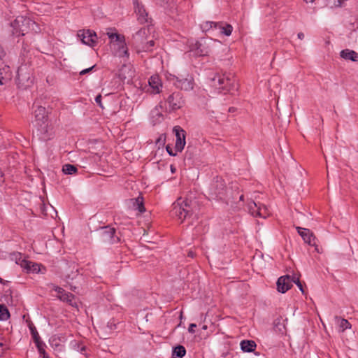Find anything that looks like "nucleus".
Segmentation results:
<instances>
[{
  "label": "nucleus",
  "mask_w": 358,
  "mask_h": 358,
  "mask_svg": "<svg viewBox=\"0 0 358 358\" xmlns=\"http://www.w3.org/2000/svg\"><path fill=\"white\" fill-rule=\"evenodd\" d=\"M34 120L32 124L36 135L40 139L47 141L50 138V127L48 122L47 111L45 107L38 106L34 112Z\"/></svg>",
  "instance_id": "nucleus-1"
},
{
  "label": "nucleus",
  "mask_w": 358,
  "mask_h": 358,
  "mask_svg": "<svg viewBox=\"0 0 358 358\" xmlns=\"http://www.w3.org/2000/svg\"><path fill=\"white\" fill-rule=\"evenodd\" d=\"M196 202L189 199L178 198L172 205L171 213L181 222L192 217L196 212Z\"/></svg>",
  "instance_id": "nucleus-2"
},
{
  "label": "nucleus",
  "mask_w": 358,
  "mask_h": 358,
  "mask_svg": "<svg viewBox=\"0 0 358 358\" xmlns=\"http://www.w3.org/2000/svg\"><path fill=\"white\" fill-rule=\"evenodd\" d=\"M213 85L224 93L230 92L236 89L234 77L230 73L217 74L212 78Z\"/></svg>",
  "instance_id": "nucleus-3"
},
{
  "label": "nucleus",
  "mask_w": 358,
  "mask_h": 358,
  "mask_svg": "<svg viewBox=\"0 0 358 358\" xmlns=\"http://www.w3.org/2000/svg\"><path fill=\"white\" fill-rule=\"evenodd\" d=\"M217 43H220V41H214L212 38H201L191 45L190 50L194 52L196 56H207L212 52L213 45Z\"/></svg>",
  "instance_id": "nucleus-4"
},
{
  "label": "nucleus",
  "mask_w": 358,
  "mask_h": 358,
  "mask_svg": "<svg viewBox=\"0 0 358 358\" xmlns=\"http://www.w3.org/2000/svg\"><path fill=\"white\" fill-rule=\"evenodd\" d=\"M33 24V20L30 18L19 16L10 24L12 34L17 36H24L29 31V27Z\"/></svg>",
  "instance_id": "nucleus-5"
},
{
  "label": "nucleus",
  "mask_w": 358,
  "mask_h": 358,
  "mask_svg": "<svg viewBox=\"0 0 358 358\" xmlns=\"http://www.w3.org/2000/svg\"><path fill=\"white\" fill-rule=\"evenodd\" d=\"M165 103L167 104L166 111L172 113L182 108L185 104V101L182 93L175 92L165 99Z\"/></svg>",
  "instance_id": "nucleus-6"
},
{
  "label": "nucleus",
  "mask_w": 358,
  "mask_h": 358,
  "mask_svg": "<svg viewBox=\"0 0 358 358\" xmlns=\"http://www.w3.org/2000/svg\"><path fill=\"white\" fill-rule=\"evenodd\" d=\"M34 81L31 72L28 69L26 65H22L18 68L17 74V83L19 87L26 89L30 87Z\"/></svg>",
  "instance_id": "nucleus-7"
},
{
  "label": "nucleus",
  "mask_w": 358,
  "mask_h": 358,
  "mask_svg": "<svg viewBox=\"0 0 358 358\" xmlns=\"http://www.w3.org/2000/svg\"><path fill=\"white\" fill-rule=\"evenodd\" d=\"M247 207L249 213L254 217L266 218L271 215L268 208L260 202L250 201L248 203Z\"/></svg>",
  "instance_id": "nucleus-8"
},
{
  "label": "nucleus",
  "mask_w": 358,
  "mask_h": 358,
  "mask_svg": "<svg viewBox=\"0 0 358 358\" xmlns=\"http://www.w3.org/2000/svg\"><path fill=\"white\" fill-rule=\"evenodd\" d=\"M152 30V27L150 25L143 27L133 36L134 44L137 51H138L148 39L150 38Z\"/></svg>",
  "instance_id": "nucleus-9"
},
{
  "label": "nucleus",
  "mask_w": 358,
  "mask_h": 358,
  "mask_svg": "<svg viewBox=\"0 0 358 358\" xmlns=\"http://www.w3.org/2000/svg\"><path fill=\"white\" fill-rule=\"evenodd\" d=\"M173 81L174 85L182 90L189 91L194 87V79L189 74H187L186 76L181 75L178 76H174Z\"/></svg>",
  "instance_id": "nucleus-10"
},
{
  "label": "nucleus",
  "mask_w": 358,
  "mask_h": 358,
  "mask_svg": "<svg viewBox=\"0 0 358 358\" xmlns=\"http://www.w3.org/2000/svg\"><path fill=\"white\" fill-rule=\"evenodd\" d=\"M227 190L224 180L222 178L216 177L211 186L212 194L220 199H224Z\"/></svg>",
  "instance_id": "nucleus-11"
},
{
  "label": "nucleus",
  "mask_w": 358,
  "mask_h": 358,
  "mask_svg": "<svg viewBox=\"0 0 358 358\" xmlns=\"http://www.w3.org/2000/svg\"><path fill=\"white\" fill-rule=\"evenodd\" d=\"M296 229L297 230L299 235L301 236L303 240L306 243H308L309 245L314 246L315 248V250L319 252V250L317 245V239L314 236L313 233L308 229L303 228L301 227H296Z\"/></svg>",
  "instance_id": "nucleus-12"
},
{
  "label": "nucleus",
  "mask_w": 358,
  "mask_h": 358,
  "mask_svg": "<svg viewBox=\"0 0 358 358\" xmlns=\"http://www.w3.org/2000/svg\"><path fill=\"white\" fill-rule=\"evenodd\" d=\"M100 234L102 241L105 243L113 244L120 241V238L115 234V229L109 226L102 228Z\"/></svg>",
  "instance_id": "nucleus-13"
},
{
  "label": "nucleus",
  "mask_w": 358,
  "mask_h": 358,
  "mask_svg": "<svg viewBox=\"0 0 358 358\" xmlns=\"http://www.w3.org/2000/svg\"><path fill=\"white\" fill-rule=\"evenodd\" d=\"M173 131L175 133L176 138L175 150L176 152H181L184 149V147L186 143V132L180 126L174 127L173 129Z\"/></svg>",
  "instance_id": "nucleus-14"
},
{
  "label": "nucleus",
  "mask_w": 358,
  "mask_h": 358,
  "mask_svg": "<svg viewBox=\"0 0 358 358\" xmlns=\"http://www.w3.org/2000/svg\"><path fill=\"white\" fill-rule=\"evenodd\" d=\"M13 255L15 257L16 264H20L27 272L38 273L40 271V265L38 264L21 259L20 253H14Z\"/></svg>",
  "instance_id": "nucleus-15"
},
{
  "label": "nucleus",
  "mask_w": 358,
  "mask_h": 358,
  "mask_svg": "<svg viewBox=\"0 0 358 358\" xmlns=\"http://www.w3.org/2000/svg\"><path fill=\"white\" fill-rule=\"evenodd\" d=\"M78 36L80 38L82 42L89 46L93 47L96 43L97 36L94 31L90 29L80 30Z\"/></svg>",
  "instance_id": "nucleus-16"
},
{
  "label": "nucleus",
  "mask_w": 358,
  "mask_h": 358,
  "mask_svg": "<svg viewBox=\"0 0 358 358\" xmlns=\"http://www.w3.org/2000/svg\"><path fill=\"white\" fill-rule=\"evenodd\" d=\"M133 5L134 7L135 13L138 17V21L141 23H145L149 22L148 14L144 7V6L138 1V0H133Z\"/></svg>",
  "instance_id": "nucleus-17"
},
{
  "label": "nucleus",
  "mask_w": 358,
  "mask_h": 358,
  "mask_svg": "<svg viewBox=\"0 0 358 358\" xmlns=\"http://www.w3.org/2000/svg\"><path fill=\"white\" fill-rule=\"evenodd\" d=\"M149 87L147 92L152 94H159L162 89V83L160 78L157 76H152L148 80Z\"/></svg>",
  "instance_id": "nucleus-18"
},
{
  "label": "nucleus",
  "mask_w": 358,
  "mask_h": 358,
  "mask_svg": "<svg viewBox=\"0 0 358 358\" xmlns=\"http://www.w3.org/2000/svg\"><path fill=\"white\" fill-rule=\"evenodd\" d=\"M292 287V284L291 283V278L289 275L281 276L278 279L277 289L278 292L285 293Z\"/></svg>",
  "instance_id": "nucleus-19"
},
{
  "label": "nucleus",
  "mask_w": 358,
  "mask_h": 358,
  "mask_svg": "<svg viewBox=\"0 0 358 358\" xmlns=\"http://www.w3.org/2000/svg\"><path fill=\"white\" fill-rule=\"evenodd\" d=\"M109 38L113 41V44L116 43V45H120L122 48H123V53L127 54V47L125 43L124 36L118 34L113 33H107Z\"/></svg>",
  "instance_id": "nucleus-20"
},
{
  "label": "nucleus",
  "mask_w": 358,
  "mask_h": 358,
  "mask_svg": "<svg viewBox=\"0 0 358 358\" xmlns=\"http://www.w3.org/2000/svg\"><path fill=\"white\" fill-rule=\"evenodd\" d=\"M31 330L33 339H34V343L38 348L39 353L43 356V358H49L48 356L46 355L45 350L44 349V347L45 346V345L41 340V338H40L38 332L36 330H34L32 329Z\"/></svg>",
  "instance_id": "nucleus-21"
},
{
  "label": "nucleus",
  "mask_w": 358,
  "mask_h": 358,
  "mask_svg": "<svg viewBox=\"0 0 358 358\" xmlns=\"http://www.w3.org/2000/svg\"><path fill=\"white\" fill-rule=\"evenodd\" d=\"M287 319H283L281 316L277 317L273 322L274 329L279 334H284L286 333V325L285 322Z\"/></svg>",
  "instance_id": "nucleus-22"
},
{
  "label": "nucleus",
  "mask_w": 358,
  "mask_h": 358,
  "mask_svg": "<svg viewBox=\"0 0 358 358\" xmlns=\"http://www.w3.org/2000/svg\"><path fill=\"white\" fill-rule=\"evenodd\" d=\"M6 56V52L2 48H0V85L3 83L1 80L3 78V75L6 74L9 69V66L6 65L3 62V58Z\"/></svg>",
  "instance_id": "nucleus-23"
},
{
  "label": "nucleus",
  "mask_w": 358,
  "mask_h": 358,
  "mask_svg": "<svg viewBox=\"0 0 358 358\" xmlns=\"http://www.w3.org/2000/svg\"><path fill=\"white\" fill-rule=\"evenodd\" d=\"M340 56L344 59L358 62V53L354 50L345 49L340 52Z\"/></svg>",
  "instance_id": "nucleus-24"
},
{
  "label": "nucleus",
  "mask_w": 358,
  "mask_h": 358,
  "mask_svg": "<svg viewBox=\"0 0 358 358\" xmlns=\"http://www.w3.org/2000/svg\"><path fill=\"white\" fill-rule=\"evenodd\" d=\"M257 347L254 341L243 340L241 342V348L243 352H253Z\"/></svg>",
  "instance_id": "nucleus-25"
},
{
  "label": "nucleus",
  "mask_w": 358,
  "mask_h": 358,
  "mask_svg": "<svg viewBox=\"0 0 358 358\" xmlns=\"http://www.w3.org/2000/svg\"><path fill=\"white\" fill-rule=\"evenodd\" d=\"M218 26H217V29L220 30V32L222 34H224L225 36H230L233 31V27L231 24H227L225 26L223 25L222 22H217Z\"/></svg>",
  "instance_id": "nucleus-26"
},
{
  "label": "nucleus",
  "mask_w": 358,
  "mask_h": 358,
  "mask_svg": "<svg viewBox=\"0 0 358 358\" xmlns=\"http://www.w3.org/2000/svg\"><path fill=\"white\" fill-rule=\"evenodd\" d=\"M155 40L153 36H150V38L143 45L138 52H148L151 51L155 45Z\"/></svg>",
  "instance_id": "nucleus-27"
},
{
  "label": "nucleus",
  "mask_w": 358,
  "mask_h": 358,
  "mask_svg": "<svg viewBox=\"0 0 358 358\" xmlns=\"http://www.w3.org/2000/svg\"><path fill=\"white\" fill-rule=\"evenodd\" d=\"M335 320H336V322L339 326L340 330L341 331H344L345 329H350L351 327V324L345 319H341L339 317L336 316Z\"/></svg>",
  "instance_id": "nucleus-28"
},
{
  "label": "nucleus",
  "mask_w": 358,
  "mask_h": 358,
  "mask_svg": "<svg viewBox=\"0 0 358 358\" xmlns=\"http://www.w3.org/2000/svg\"><path fill=\"white\" fill-rule=\"evenodd\" d=\"M59 299L71 306H74V295L70 292H65L63 294L59 296Z\"/></svg>",
  "instance_id": "nucleus-29"
},
{
  "label": "nucleus",
  "mask_w": 358,
  "mask_h": 358,
  "mask_svg": "<svg viewBox=\"0 0 358 358\" xmlns=\"http://www.w3.org/2000/svg\"><path fill=\"white\" fill-rule=\"evenodd\" d=\"M218 23L211 21H206L203 22L201 24V27L203 31H208L210 29H217V26H218Z\"/></svg>",
  "instance_id": "nucleus-30"
},
{
  "label": "nucleus",
  "mask_w": 358,
  "mask_h": 358,
  "mask_svg": "<svg viewBox=\"0 0 358 358\" xmlns=\"http://www.w3.org/2000/svg\"><path fill=\"white\" fill-rule=\"evenodd\" d=\"M186 350L182 345H178L174 348L173 350V357H177L178 358H182L185 355Z\"/></svg>",
  "instance_id": "nucleus-31"
},
{
  "label": "nucleus",
  "mask_w": 358,
  "mask_h": 358,
  "mask_svg": "<svg viewBox=\"0 0 358 358\" xmlns=\"http://www.w3.org/2000/svg\"><path fill=\"white\" fill-rule=\"evenodd\" d=\"M77 171H78L77 167L76 166L70 164H64L62 167V171L65 174L71 175V174L76 173L77 172Z\"/></svg>",
  "instance_id": "nucleus-32"
},
{
  "label": "nucleus",
  "mask_w": 358,
  "mask_h": 358,
  "mask_svg": "<svg viewBox=\"0 0 358 358\" xmlns=\"http://www.w3.org/2000/svg\"><path fill=\"white\" fill-rule=\"evenodd\" d=\"M10 317L8 308L3 304H0V320H6Z\"/></svg>",
  "instance_id": "nucleus-33"
},
{
  "label": "nucleus",
  "mask_w": 358,
  "mask_h": 358,
  "mask_svg": "<svg viewBox=\"0 0 358 358\" xmlns=\"http://www.w3.org/2000/svg\"><path fill=\"white\" fill-rule=\"evenodd\" d=\"M134 205L136 207V209L140 212L143 213L145 212V209L144 208L143 203V198L138 196L135 199V202L134 203Z\"/></svg>",
  "instance_id": "nucleus-34"
},
{
  "label": "nucleus",
  "mask_w": 358,
  "mask_h": 358,
  "mask_svg": "<svg viewBox=\"0 0 358 358\" xmlns=\"http://www.w3.org/2000/svg\"><path fill=\"white\" fill-rule=\"evenodd\" d=\"M113 46L117 48L116 55L120 57H129V52H127V54L123 53V48H121L120 45H116V43H113Z\"/></svg>",
  "instance_id": "nucleus-35"
},
{
  "label": "nucleus",
  "mask_w": 358,
  "mask_h": 358,
  "mask_svg": "<svg viewBox=\"0 0 358 358\" xmlns=\"http://www.w3.org/2000/svg\"><path fill=\"white\" fill-rule=\"evenodd\" d=\"M345 0H327V4L330 6L331 8L333 7H341L342 6V3Z\"/></svg>",
  "instance_id": "nucleus-36"
},
{
  "label": "nucleus",
  "mask_w": 358,
  "mask_h": 358,
  "mask_svg": "<svg viewBox=\"0 0 358 358\" xmlns=\"http://www.w3.org/2000/svg\"><path fill=\"white\" fill-rule=\"evenodd\" d=\"M33 24H34L33 25H30L29 27V31H32L34 33H38V32L41 31V29H40L39 26L34 20H33Z\"/></svg>",
  "instance_id": "nucleus-37"
},
{
  "label": "nucleus",
  "mask_w": 358,
  "mask_h": 358,
  "mask_svg": "<svg viewBox=\"0 0 358 358\" xmlns=\"http://www.w3.org/2000/svg\"><path fill=\"white\" fill-rule=\"evenodd\" d=\"M54 289L57 293L58 298L66 292L63 288L58 286L55 287Z\"/></svg>",
  "instance_id": "nucleus-38"
},
{
  "label": "nucleus",
  "mask_w": 358,
  "mask_h": 358,
  "mask_svg": "<svg viewBox=\"0 0 358 358\" xmlns=\"http://www.w3.org/2000/svg\"><path fill=\"white\" fill-rule=\"evenodd\" d=\"M166 149L169 155L176 156L177 155L176 152H173V148L169 145H166Z\"/></svg>",
  "instance_id": "nucleus-39"
},
{
  "label": "nucleus",
  "mask_w": 358,
  "mask_h": 358,
  "mask_svg": "<svg viewBox=\"0 0 358 358\" xmlns=\"http://www.w3.org/2000/svg\"><path fill=\"white\" fill-rule=\"evenodd\" d=\"M101 94H99L96 96L95 98V101L96 103L101 107V108H103V106H102V103H101Z\"/></svg>",
  "instance_id": "nucleus-40"
},
{
  "label": "nucleus",
  "mask_w": 358,
  "mask_h": 358,
  "mask_svg": "<svg viewBox=\"0 0 358 358\" xmlns=\"http://www.w3.org/2000/svg\"><path fill=\"white\" fill-rule=\"evenodd\" d=\"M295 284L297 285V287L301 291V292L303 293L304 290H303V285H302L301 281L299 280V278H296V279Z\"/></svg>",
  "instance_id": "nucleus-41"
},
{
  "label": "nucleus",
  "mask_w": 358,
  "mask_h": 358,
  "mask_svg": "<svg viewBox=\"0 0 358 358\" xmlns=\"http://www.w3.org/2000/svg\"><path fill=\"white\" fill-rule=\"evenodd\" d=\"M94 67V66H92V67L87 68V69H84V70H83V71H81L80 72V75H84V74H85V73H89L90 71H91L92 70V69H93Z\"/></svg>",
  "instance_id": "nucleus-42"
},
{
  "label": "nucleus",
  "mask_w": 358,
  "mask_h": 358,
  "mask_svg": "<svg viewBox=\"0 0 358 358\" xmlns=\"http://www.w3.org/2000/svg\"><path fill=\"white\" fill-rule=\"evenodd\" d=\"M196 327V324L192 323L189 324V327L188 328V331L190 333H194V328Z\"/></svg>",
  "instance_id": "nucleus-43"
},
{
  "label": "nucleus",
  "mask_w": 358,
  "mask_h": 358,
  "mask_svg": "<svg viewBox=\"0 0 358 358\" xmlns=\"http://www.w3.org/2000/svg\"><path fill=\"white\" fill-rule=\"evenodd\" d=\"M72 345L74 349H76L77 350H79L80 344L77 341H74L72 343Z\"/></svg>",
  "instance_id": "nucleus-44"
},
{
  "label": "nucleus",
  "mask_w": 358,
  "mask_h": 358,
  "mask_svg": "<svg viewBox=\"0 0 358 358\" xmlns=\"http://www.w3.org/2000/svg\"><path fill=\"white\" fill-rule=\"evenodd\" d=\"M77 273H78V269H76V272H74L73 273L72 276H71L70 275H67L66 278L69 279L73 280L77 275Z\"/></svg>",
  "instance_id": "nucleus-45"
},
{
  "label": "nucleus",
  "mask_w": 358,
  "mask_h": 358,
  "mask_svg": "<svg viewBox=\"0 0 358 358\" xmlns=\"http://www.w3.org/2000/svg\"><path fill=\"white\" fill-rule=\"evenodd\" d=\"M298 36V38L300 39V40H303L304 38V34L302 33V32H299L297 35Z\"/></svg>",
  "instance_id": "nucleus-46"
},
{
  "label": "nucleus",
  "mask_w": 358,
  "mask_h": 358,
  "mask_svg": "<svg viewBox=\"0 0 358 358\" xmlns=\"http://www.w3.org/2000/svg\"><path fill=\"white\" fill-rule=\"evenodd\" d=\"M3 343L0 341V355H2L3 353V349L1 348L3 346Z\"/></svg>",
  "instance_id": "nucleus-47"
},
{
  "label": "nucleus",
  "mask_w": 358,
  "mask_h": 358,
  "mask_svg": "<svg viewBox=\"0 0 358 358\" xmlns=\"http://www.w3.org/2000/svg\"><path fill=\"white\" fill-rule=\"evenodd\" d=\"M296 278H299L298 277H296V275H293L291 278V283L292 284V282H296Z\"/></svg>",
  "instance_id": "nucleus-48"
},
{
  "label": "nucleus",
  "mask_w": 358,
  "mask_h": 358,
  "mask_svg": "<svg viewBox=\"0 0 358 358\" xmlns=\"http://www.w3.org/2000/svg\"><path fill=\"white\" fill-rule=\"evenodd\" d=\"M85 350H86L85 346H82V347L80 348L79 351H80V352H83L85 351Z\"/></svg>",
  "instance_id": "nucleus-49"
},
{
  "label": "nucleus",
  "mask_w": 358,
  "mask_h": 358,
  "mask_svg": "<svg viewBox=\"0 0 358 358\" xmlns=\"http://www.w3.org/2000/svg\"><path fill=\"white\" fill-rule=\"evenodd\" d=\"M188 256L191 257H194V253L192 252H189V254H188Z\"/></svg>",
  "instance_id": "nucleus-50"
},
{
  "label": "nucleus",
  "mask_w": 358,
  "mask_h": 358,
  "mask_svg": "<svg viewBox=\"0 0 358 358\" xmlns=\"http://www.w3.org/2000/svg\"><path fill=\"white\" fill-rule=\"evenodd\" d=\"M243 198H244V196H243V195H241V196H240L239 199H240L241 201H243Z\"/></svg>",
  "instance_id": "nucleus-51"
},
{
  "label": "nucleus",
  "mask_w": 358,
  "mask_h": 358,
  "mask_svg": "<svg viewBox=\"0 0 358 358\" xmlns=\"http://www.w3.org/2000/svg\"><path fill=\"white\" fill-rule=\"evenodd\" d=\"M0 282L3 283V284L4 283V280L2 278H0Z\"/></svg>",
  "instance_id": "nucleus-52"
},
{
  "label": "nucleus",
  "mask_w": 358,
  "mask_h": 358,
  "mask_svg": "<svg viewBox=\"0 0 358 358\" xmlns=\"http://www.w3.org/2000/svg\"><path fill=\"white\" fill-rule=\"evenodd\" d=\"M203 329H207V326L206 325H203V327H202Z\"/></svg>",
  "instance_id": "nucleus-53"
},
{
  "label": "nucleus",
  "mask_w": 358,
  "mask_h": 358,
  "mask_svg": "<svg viewBox=\"0 0 358 358\" xmlns=\"http://www.w3.org/2000/svg\"><path fill=\"white\" fill-rule=\"evenodd\" d=\"M157 1H159V2H164L166 0H156Z\"/></svg>",
  "instance_id": "nucleus-54"
},
{
  "label": "nucleus",
  "mask_w": 358,
  "mask_h": 358,
  "mask_svg": "<svg viewBox=\"0 0 358 358\" xmlns=\"http://www.w3.org/2000/svg\"><path fill=\"white\" fill-rule=\"evenodd\" d=\"M174 358H176V357H174Z\"/></svg>",
  "instance_id": "nucleus-55"
}]
</instances>
